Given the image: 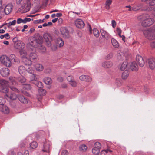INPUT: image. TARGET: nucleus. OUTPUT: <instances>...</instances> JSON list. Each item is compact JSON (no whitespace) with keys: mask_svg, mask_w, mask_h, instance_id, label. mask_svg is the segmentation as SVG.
Returning <instances> with one entry per match:
<instances>
[{"mask_svg":"<svg viewBox=\"0 0 155 155\" xmlns=\"http://www.w3.org/2000/svg\"><path fill=\"white\" fill-rule=\"evenodd\" d=\"M35 30V28L34 27L31 28L30 31H29V32L30 33H32Z\"/></svg>","mask_w":155,"mask_h":155,"instance_id":"obj_62","label":"nucleus"},{"mask_svg":"<svg viewBox=\"0 0 155 155\" xmlns=\"http://www.w3.org/2000/svg\"><path fill=\"white\" fill-rule=\"evenodd\" d=\"M136 60L139 65L141 67H143L144 64L145 62L143 58L141 56L137 55L136 56Z\"/></svg>","mask_w":155,"mask_h":155,"instance_id":"obj_12","label":"nucleus"},{"mask_svg":"<svg viewBox=\"0 0 155 155\" xmlns=\"http://www.w3.org/2000/svg\"><path fill=\"white\" fill-rule=\"evenodd\" d=\"M9 84L13 86H11L10 87V89L13 91L18 93L19 91L15 87L18 85L17 82L15 81V78L12 77H10L9 78Z\"/></svg>","mask_w":155,"mask_h":155,"instance_id":"obj_5","label":"nucleus"},{"mask_svg":"<svg viewBox=\"0 0 155 155\" xmlns=\"http://www.w3.org/2000/svg\"><path fill=\"white\" fill-rule=\"evenodd\" d=\"M129 75V72L127 70L124 71L122 73V78L123 80H126L128 77Z\"/></svg>","mask_w":155,"mask_h":155,"instance_id":"obj_26","label":"nucleus"},{"mask_svg":"<svg viewBox=\"0 0 155 155\" xmlns=\"http://www.w3.org/2000/svg\"><path fill=\"white\" fill-rule=\"evenodd\" d=\"M29 58L31 62H35L38 60V56L35 52H31L29 55Z\"/></svg>","mask_w":155,"mask_h":155,"instance_id":"obj_15","label":"nucleus"},{"mask_svg":"<svg viewBox=\"0 0 155 155\" xmlns=\"http://www.w3.org/2000/svg\"><path fill=\"white\" fill-rule=\"evenodd\" d=\"M57 48V46L56 45H53L51 46V49L53 51H56Z\"/></svg>","mask_w":155,"mask_h":155,"instance_id":"obj_54","label":"nucleus"},{"mask_svg":"<svg viewBox=\"0 0 155 155\" xmlns=\"http://www.w3.org/2000/svg\"><path fill=\"white\" fill-rule=\"evenodd\" d=\"M112 65V62L109 61H105L102 63V67L106 68H110Z\"/></svg>","mask_w":155,"mask_h":155,"instance_id":"obj_21","label":"nucleus"},{"mask_svg":"<svg viewBox=\"0 0 155 155\" xmlns=\"http://www.w3.org/2000/svg\"><path fill=\"white\" fill-rule=\"evenodd\" d=\"M94 147H96V148L100 150L101 148V145L100 143L99 142H96L94 144Z\"/></svg>","mask_w":155,"mask_h":155,"instance_id":"obj_47","label":"nucleus"},{"mask_svg":"<svg viewBox=\"0 0 155 155\" xmlns=\"http://www.w3.org/2000/svg\"><path fill=\"white\" fill-rule=\"evenodd\" d=\"M22 61L26 65L30 66L31 64V61L30 60V59H28L27 57H24L22 58Z\"/></svg>","mask_w":155,"mask_h":155,"instance_id":"obj_22","label":"nucleus"},{"mask_svg":"<svg viewBox=\"0 0 155 155\" xmlns=\"http://www.w3.org/2000/svg\"><path fill=\"white\" fill-rule=\"evenodd\" d=\"M24 86L23 87L21 90L22 93L25 95L27 96H30V94L29 93V90L31 89V87L29 84H23Z\"/></svg>","mask_w":155,"mask_h":155,"instance_id":"obj_6","label":"nucleus"},{"mask_svg":"<svg viewBox=\"0 0 155 155\" xmlns=\"http://www.w3.org/2000/svg\"><path fill=\"white\" fill-rule=\"evenodd\" d=\"M57 41L59 47L61 48L63 46L64 42L62 38H59L57 39Z\"/></svg>","mask_w":155,"mask_h":155,"instance_id":"obj_27","label":"nucleus"},{"mask_svg":"<svg viewBox=\"0 0 155 155\" xmlns=\"http://www.w3.org/2000/svg\"><path fill=\"white\" fill-rule=\"evenodd\" d=\"M31 5V3L30 2H27V6L25 9V12H27L30 10Z\"/></svg>","mask_w":155,"mask_h":155,"instance_id":"obj_44","label":"nucleus"},{"mask_svg":"<svg viewBox=\"0 0 155 155\" xmlns=\"http://www.w3.org/2000/svg\"><path fill=\"white\" fill-rule=\"evenodd\" d=\"M38 92L39 95L41 96L45 94L46 91L45 90L41 88L38 89Z\"/></svg>","mask_w":155,"mask_h":155,"instance_id":"obj_38","label":"nucleus"},{"mask_svg":"<svg viewBox=\"0 0 155 155\" xmlns=\"http://www.w3.org/2000/svg\"><path fill=\"white\" fill-rule=\"evenodd\" d=\"M18 81L21 83H23L25 82L26 81V79L22 76L18 77Z\"/></svg>","mask_w":155,"mask_h":155,"instance_id":"obj_37","label":"nucleus"},{"mask_svg":"<svg viewBox=\"0 0 155 155\" xmlns=\"http://www.w3.org/2000/svg\"><path fill=\"white\" fill-rule=\"evenodd\" d=\"M111 43L112 45L114 47L117 48L119 47V44L118 41L115 39L112 38L111 39Z\"/></svg>","mask_w":155,"mask_h":155,"instance_id":"obj_29","label":"nucleus"},{"mask_svg":"<svg viewBox=\"0 0 155 155\" xmlns=\"http://www.w3.org/2000/svg\"><path fill=\"white\" fill-rule=\"evenodd\" d=\"M143 34L145 38L149 40H153L155 39V34L151 28L144 30Z\"/></svg>","mask_w":155,"mask_h":155,"instance_id":"obj_3","label":"nucleus"},{"mask_svg":"<svg viewBox=\"0 0 155 155\" xmlns=\"http://www.w3.org/2000/svg\"><path fill=\"white\" fill-rule=\"evenodd\" d=\"M9 81L2 79L0 80V91L3 93H6L8 92V86Z\"/></svg>","mask_w":155,"mask_h":155,"instance_id":"obj_4","label":"nucleus"},{"mask_svg":"<svg viewBox=\"0 0 155 155\" xmlns=\"http://www.w3.org/2000/svg\"><path fill=\"white\" fill-rule=\"evenodd\" d=\"M155 59L150 58L148 59V64L150 68L151 69H153L155 68Z\"/></svg>","mask_w":155,"mask_h":155,"instance_id":"obj_19","label":"nucleus"},{"mask_svg":"<svg viewBox=\"0 0 155 155\" xmlns=\"http://www.w3.org/2000/svg\"><path fill=\"white\" fill-rule=\"evenodd\" d=\"M68 153L66 150H63L61 152V155H68Z\"/></svg>","mask_w":155,"mask_h":155,"instance_id":"obj_53","label":"nucleus"},{"mask_svg":"<svg viewBox=\"0 0 155 155\" xmlns=\"http://www.w3.org/2000/svg\"><path fill=\"white\" fill-rule=\"evenodd\" d=\"M70 84L73 87H75L77 85L76 82L74 80L70 82Z\"/></svg>","mask_w":155,"mask_h":155,"instance_id":"obj_52","label":"nucleus"},{"mask_svg":"<svg viewBox=\"0 0 155 155\" xmlns=\"http://www.w3.org/2000/svg\"><path fill=\"white\" fill-rule=\"evenodd\" d=\"M45 21V19H44L43 20L39 19L35 21H34V23H41L44 22Z\"/></svg>","mask_w":155,"mask_h":155,"instance_id":"obj_48","label":"nucleus"},{"mask_svg":"<svg viewBox=\"0 0 155 155\" xmlns=\"http://www.w3.org/2000/svg\"><path fill=\"white\" fill-rule=\"evenodd\" d=\"M113 54L111 53L106 56V58L107 59H109L113 57Z\"/></svg>","mask_w":155,"mask_h":155,"instance_id":"obj_56","label":"nucleus"},{"mask_svg":"<svg viewBox=\"0 0 155 155\" xmlns=\"http://www.w3.org/2000/svg\"><path fill=\"white\" fill-rule=\"evenodd\" d=\"M87 146L85 144H82L79 147L80 150L82 152L85 151L87 149Z\"/></svg>","mask_w":155,"mask_h":155,"instance_id":"obj_33","label":"nucleus"},{"mask_svg":"<svg viewBox=\"0 0 155 155\" xmlns=\"http://www.w3.org/2000/svg\"><path fill=\"white\" fill-rule=\"evenodd\" d=\"M14 47L16 49L20 50L24 49L25 47V44L20 41L14 43Z\"/></svg>","mask_w":155,"mask_h":155,"instance_id":"obj_9","label":"nucleus"},{"mask_svg":"<svg viewBox=\"0 0 155 155\" xmlns=\"http://www.w3.org/2000/svg\"><path fill=\"white\" fill-rule=\"evenodd\" d=\"M150 46L152 48H155V41L151 42Z\"/></svg>","mask_w":155,"mask_h":155,"instance_id":"obj_59","label":"nucleus"},{"mask_svg":"<svg viewBox=\"0 0 155 155\" xmlns=\"http://www.w3.org/2000/svg\"><path fill=\"white\" fill-rule=\"evenodd\" d=\"M149 5L150 6L155 5V0H150L149 2Z\"/></svg>","mask_w":155,"mask_h":155,"instance_id":"obj_51","label":"nucleus"},{"mask_svg":"<svg viewBox=\"0 0 155 155\" xmlns=\"http://www.w3.org/2000/svg\"><path fill=\"white\" fill-rule=\"evenodd\" d=\"M48 3V0H43L42 5L43 6L46 7Z\"/></svg>","mask_w":155,"mask_h":155,"instance_id":"obj_55","label":"nucleus"},{"mask_svg":"<svg viewBox=\"0 0 155 155\" xmlns=\"http://www.w3.org/2000/svg\"><path fill=\"white\" fill-rule=\"evenodd\" d=\"M6 97L12 100H15L17 98V96H16L15 93H11L10 94H6Z\"/></svg>","mask_w":155,"mask_h":155,"instance_id":"obj_24","label":"nucleus"},{"mask_svg":"<svg viewBox=\"0 0 155 155\" xmlns=\"http://www.w3.org/2000/svg\"><path fill=\"white\" fill-rule=\"evenodd\" d=\"M38 47V48L39 49L41 50V52H44L45 51V47L44 46L42 45L41 44V45H39V47Z\"/></svg>","mask_w":155,"mask_h":155,"instance_id":"obj_46","label":"nucleus"},{"mask_svg":"<svg viewBox=\"0 0 155 155\" xmlns=\"http://www.w3.org/2000/svg\"><path fill=\"white\" fill-rule=\"evenodd\" d=\"M36 70L38 71H41L43 69V66L40 64H36L35 66Z\"/></svg>","mask_w":155,"mask_h":155,"instance_id":"obj_30","label":"nucleus"},{"mask_svg":"<svg viewBox=\"0 0 155 155\" xmlns=\"http://www.w3.org/2000/svg\"><path fill=\"white\" fill-rule=\"evenodd\" d=\"M137 19L139 21H142L141 24L143 27L150 26L154 22L153 19L150 18L149 15L147 14H144L138 16Z\"/></svg>","mask_w":155,"mask_h":155,"instance_id":"obj_2","label":"nucleus"},{"mask_svg":"<svg viewBox=\"0 0 155 155\" xmlns=\"http://www.w3.org/2000/svg\"><path fill=\"white\" fill-rule=\"evenodd\" d=\"M143 5L142 4H140L137 5L136 6H134L132 7V10L134 11H137L141 8L142 7Z\"/></svg>","mask_w":155,"mask_h":155,"instance_id":"obj_31","label":"nucleus"},{"mask_svg":"<svg viewBox=\"0 0 155 155\" xmlns=\"http://www.w3.org/2000/svg\"><path fill=\"white\" fill-rule=\"evenodd\" d=\"M75 24L76 26L79 28H84L85 25V24L84 21L81 19H78L75 21Z\"/></svg>","mask_w":155,"mask_h":155,"instance_id":"obj_11","label":"nucleus"},{"mask_svg":"<svg viewBox=\"0 0 155 155\" xmlns=\"http://www.w3.org/2000/svg\"><path fill=\"white\" fill-rule=\"evenodd\" d=\"M48 80L47 78H46L44 79V82L46 84H48Z\"/></svg>","mask_w":155,"mask_h":155,"instance_id":"obj_64","label":"nucleus"},{"mask_svg":"<svg viewBox=\"0 0 155 155\" xmlns=\"http://www.w3.org/2000/svg\"><path fill=\"white\" fill-rule=\"evenodd\" d=\"M43 42V39L42 36L39 34H37L30 40L29 42L27 44V47L29 50L31 51H35V49L38 47L39 45L41 44Z\"/></svg>","mask_w":155,"mask_h":155,"instance_id":"obj_1","label":"nucleus"},{"mask_svg":"<svg viewBox=\"0 0 155 155\" xmlns=\"http://www.w3.org/2000/svg\"><path fill=\"white\" fill-rule=\"evenodd\" d=\"M80 79L82 81H91L92 79L88 76L83 75L79 77Z\"/></svg>","mask_w":155,"mask_h":155,"instance_id":"obj_20","label":"nucleus"},{"mask_svg":"<svg viewBox=\"0 0 155 155\" xmlns=\"http://www.w3.org/2000/svg\"><path fill=\"white\" fill-rule=\"evenodd\" d=\"M67 79L68 81L70 82H71V81L74 80L72 76H68L67 78Z\"/></svg>","mask_w":155,"mask_h":155,"instance_id":"obj_50","label":"nucleus"},{"mask_svg":"<svg viewBox=\"0 0 155 155\" xmlns=\"http://www.w3.org/2000/svg\"><path fill=\"white\" fill-rule=\"evenodd\" d=\"M112 152V151L109 149L104 150L101 151L100 155H105V152L107 153L108 152L111 153Z\"/></svg>","mask_w":155,"mask_h":155,"instance_id":"obj_45","label":"nucleus"},{"mask_svg":"<svg viewBox=\"0 0 155 155\" xmlns=\"http://www.w3.org/2000/svg\"><path fill=\"white\" fill-rule=\"evenodd\" d=\"M9 58L11 61L14 62L15 64H18L19 62V59L14 54L10 55Z\"/></svg>","mask_w":155,"mask_h":155,"instance_id":"obj_17","label":"nucleus"},{"mask_svg":"<svg viewBox=\"0 0 155 155\" xmlns=\"http://www.w3.org/2000/svg\"><path fill=\"white\" fill-rule=\"evenodd\" d=\"M112 2V0H107L105 4L110 5L111 4Z\"/></svg>","mask_w":155,"mask_h":155,"instance_id":"obj_58","label":"nucleus"},{"mask_svg":"<svg viewBox=\"0 0 155 155\" xmlns=\"http://www.w3.org/2000/svg\"><path fill=\"white\" fill-rule=\"evenodd\" d=\"M13 8V6L11 4L7 5L5 7L4 11L6 15L9 14L12 11Z\"/></svg>","mask_w":155,"mask_h":155,"instance_id":"obj_14","label":"nucleus"},{"mask_svg":"<svg viewBox=\"0 0 155 155\" xmlns=\"http://www.w3.org/2000/svg\"><path fill=\"white\" fill-rule=\"evenodd\" d=\"M63 22V19L62 18H60L58 20V23L59 24H61Z\"/></svg>","mask_w":155,"mask_h":155,"instance_id":"obj_61","label":"nucleus"},{"mask_svg":"<svg viewBox=\"0 0 155 155\" xmlns=\"http://www.w3.org/2000/svg\"><path fill=\"white\" fill-rule=\"evenodd\" d=\"M16 23V21L15 20H14L12 22H9L8 24V23H5L4 25H3L2 26H3L4 25H7V27L8 28L10 27V26L11 25H15Z\"/></svg>","mask_w":155,"mask_h":155,"instance_id":"obj_39","label":"nucleus"},{"mask_svg":"<svg viewBox=\"0 0 155 155\" xmlns=\"http://www.w3.org/2000/svg\"><path fill=\"white\" fill-rule=\"evenodd\" d=\"M93 33L95 36L98 37L99 36V31L96 28H94L93 29Z\"/></svg>","mask_w":155,"mask_h":155,"instance_id":"obj_36","label":"nucleus"},{"mask_svg":"<svg viewBox=\"0 0 155 155\" xmlns=\"http://www.w3.org/2000/svg\"><path fill=\"white\" fill-rule=\"evenodd\" d=\"M43 35L45 41L48 43V33L46 32L44 33Z\"/></svg>","mask_w":155,"mask_h":155,"instance_id":"obj_40","label":"nucleus"},{"mask_svg":"<svg viewBox=\"0 0 155 155\" xmlns=\"http://www.w3.org/2000/svg\"><path fill=\"white\" fill-rule=\"evenodd\" d=\"M100 31L102 36V37L101 38L100 37V42H104V38L107 39L109 38L110 35L106 31L103 29H101Z\"/></svg>","mask_w":155,"mask_h":155,"instance_id":"obj_7","label":"nucleus"},{"mask_svg":"<svg viewBox=\"0 0 155 155\" xmlns=\"http://www.w3.org/2000/svg\"><path fill=\"white\" fill-rule=\"evenodd\" d=\"M0 107V111L6 114H8L10 112L9 108L5 105H2Z\"/></svg>","mask_w":155,"mask_h":155,"instance_id":"obj_16","label":"nucleus"},{"mask_svg":"<svg viewBox=\"0 0 155 155\" xmlns=\"http://www.w3.org/2000/svg\"><path fill=\"white\" fill-rule=\"evenodd\" d=\"M31 5V3L30 2H27V6L25 9V12H27L30 10Z\"/></svg>","mask_w":155,"mask_h":155,"instance_id":"obj_43","label":"nucleus"},{"mask_svg":"<svg viewBox=\"0 0 155 155\" xmlns=\"http://www.w3.org/2000/svg\"><path fill=\"white\" fill-rule=\"evenodd\" d=\"M5 99L2 97H0V105H3L4 104Z\"/></svg>","mask_w":155,"mask_h":155,"instance_id":"obj_49","label":"nucleus"},{"mask_svg":"<svg viewBox=\"0 0 155 155\" xmlns=\"http://www.w3.org/2000/svg\"><path fill=\"white\" fill-rule=\"evenodd\" d=\"M9 58L5 55H2L0 58V61L3 64L6 61L9 59Z\"/></svg>","mask_w":155,"mask_h":155,"instance_id":"obj_28","label":"nucleus"},{"mask_svg":"<svg viewBox=\"0 0 155 155\" xmlns=\"http://www.w3.org/2000/svg\"><path fill=\"white\" fill-rule=\"evenodd\" d=\"M19 52L21 58L26 56L27 52L23 49L20 50Z\"/></svg>","mask_w":155,"mask_h":155,"instance_id":"obj_32","label":"nucleus"},{"mask_svg":"<svg viewBox=\"0 0 155 155\" xmlns=\"http://www.w3.org/2000/svg\"><path fill=\"white\" fill-rule=\"evenodd\" d=\"M127 65V63L126 61H124L123 62V64H122L121 67V70L123 71L126 68Z\"/></svg>","mask_w":155,"mask_h":155,"instance_id":"obj_41","label":"nucleus"},{"mask_svg":"<svg viewBox=\"0 0 155 155\" xmlns=\"http://www.w3.org/2000/svg\"><path fill=\"white\" fill-rule=\"evenodd\" d=\"M17 98L21 103L24 104H26L28 103L27 99L23 95H17Z\"/></svg>","mask_w":155,"mask_h":155,"instance_id":"obj_18","label":"nucleus"},{"mask_svg":"<svg viewBox=\"0 0 155 155\" xmlns=\"http://www.w3.org/2000/svg\"><path fill=\"white\" fill-rule=\"evenodd\" d=\"M63 78L61 76H59L57 78V80L58 81L62 82L63 81Z\"/></svg>","mask_w":155,"mask_h":155,"instance_id":"obj_60","label":"nucleus"},{"mask_svg":"<svg viewBox=\"0 0 155 155\" xmlns=\"http://www.w3.org/2000/svg\"><path fill=\"white\" fill-rule=\"evenodd\" d=\"M18 71L20 74L22 75L26 72V70L24 66L21 65L18 67Z\"/></svg>","mask_w":155,"mask_h":155,"instance_id":"obj_25","label":"nucleus"},{"mask_svg":"<svg viewBox=\"0 0 155 155\" xmlns=\"http://www.w3.org/2000/svg\"><path fill=\"white\" fill-rule=\"evenodd\" d=\"M13 41L14 42H15V43L16 42H17L18 41H18V38L15 37H14L13 39Z\"/></svg>","mask_w":155,"mask_h":155,"instance_id":"obj_63","label":"nucleus"},{"mask_svg":"<svg viewBox=\"0 0 155 155\" xmlns=\"http://www.w3.org/2000/svg\"><path fill=\"white\" fill-rule=\"evenodd\" d=\"M3 64L7 67H10L11 65V62L10 59L6 61Z\"/></svg>","mask_w":155,"mask_h":155,"instance_id":"obj_42","label":"nucleus"},{"mask_svg":"<svg viewBox=\"0 0 155 155\" xmlns=\"http://www.w3.org/2000/svg\"><path fill=\"white\" fill-rule=\"evenodd\" d=\"M32 77H34L33 79H31L32 81V83H33L36 85L40 89L42 88L43 86L42 83L41 82H38L37 81V78L35 77L34 74L32 75Z\"/></svg>","mask_w":155,"mask_h":155,"instance_id":"obj_13","label":"nucleus"},{"mask_svg":"<svg viewBox=\"0 0 155 155\" xmlns=\"http://www.w3.org/2000/svg\"><path fill=\"white\" fill-rule=\"evenodd\" d=\"M92 152L94 155H100V150L94 147L92 149Z\"/></svg>","mask_w":155,"mask_h":155,"instance_id":"obj_35","label":"nucleus"},{"mask_svg":"<svg viewBox=\"0 0 155 155\" xmlns=\"http://www.w3.org/2000/svg\"><path fill=\"white\" fill-rule=\"evenodd\" d=\"M130 66V69L132 71H136L138 70V67L135 62H134L131 63Z\"/></svg>","mask_w":155,"mask_h":155,"instance_id":"obj_23","label":"nucleus"},{"mask_svg":"<svg viewBox=\"0 0 155 155\" xmlns=\"http://www.w3.org/2000/svg\"><path fill=\"white\" fill-rule=\"evenodd\" d=\"M116 22L114 20H112V25L113 28H114L116 25Z\"/></svg>","mask_w":155,"mask_h":155,"instance_id":"obj_57","label":"nucleus"},{"mask_svg":"<svg viewBox=\"0 0 155 155\" xmlns=\"http://www.w3.org/2000/svg\"><path fill=\"white\" fill-rule=\"evenodd\" d=\"M61 32L63 37L66 38L69 37V31H68L67 28L61 27Z\"/></svg>","mask_w":155,"mask_h":155,"instance_id":"obj_8","label":"nucleus"},{"mask_svg":"<svg viewBox=\"0 0 155 155\" xmlns=\"http://www.w3.org/2000/svg\"><path fill=\"white\" fill-rule=\"evenodd\" d=\"M0 73L3 77H6L10 74V71L8 68H4L0 69Z\"/></svg>","mask_w":155,"mask_h":155,"instance_id":"obj_10","label":"nucleus"},{"mask_svg":"<svg viewBox=\"0 0 155 155\" xmlns=\"http://www.w3.org/2000/svg\"><path fill=\"white\" fill-rule=\"evenodd\" d=\"M38 146L37 143L35 141H34L30 144V147L31 148L34 149L36 148Z\"/></svg>","mask_w":155,"mask_h":155,"instance_id":"obj_34","label":"nucleus"}]
</instances>
